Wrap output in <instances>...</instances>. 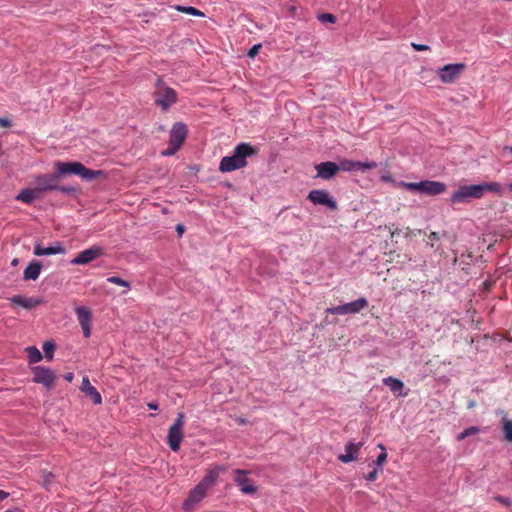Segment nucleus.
<instances>
[{"label":"nucleus","mask_w":512,"mask_h":512,"mask_svg":"<svg viewBox=\"0 0 512 512\" xmlns=\"http://www.w3.org/2000/svg\"><path fill=\"white\" fill-rule=\"evenodd\" d=\"M64 379L68 382H72L74 379V374L72 372H68L64 375Z\"/></svg>","instance_id":"46"},{"label":"nucleus","mask_w":512,"mask_h":512,"mask_svg":"<svg viewBox=\"0 0 512 512\" xmlns=\"http://www.w3.org/2000/svg\"><path fill=\"white\" fill-rule=\"evenodd\" d=\"M483 197V188L480 184L462 185L451 195L452 203H464L471 199H480Z\"/></svg>","instance_id":"5"},{"label":"nucleus","mask_w":512,"mask_h":512,"mask_svg":"<svg viewBox=\"0 0 512 512\" xmlns=\"http://www.w3.org/2000/svg\"><path fill=\"white\" fill-rule=\"evenodd\" d=\"M226 471V466L212 465L207 469L206 475L200 481V483L206 488L211 489L216 484L219 475L225 473Z\"/></svg>","instance_id":"16"},{"label":"nucleus","mask_w":512,"mask_h":512,"mask_svg":"<svg viewBox=\"0 0 512 512\" xmlns=\"http://www.w3.org/2000/svg\"><path fill=\"white\" fill-rule=\"evenodd\" d=\"M184 419H185L184 413H182V412L178 413L177 418L175 419V422L171 426L183 429L184 428Z\"/></svg>","instance_id":"34"},{"label":"nucleus","mask_w":512,"mask_h":512,"mask_svg":"<svg viewBox=\"0 0 512 512\" xmlns=\"http://www.w3.org/2000/svg\"><path fill=\"white\" fill-rule=\"evenodd\" d=\"M494 499L497 502L503 504L504 506H506L508 508H512V501L509 498L498 495V496H495Z\"/></svg>","instance_id":"35"},{"label":"nucleus","mask_w":512,"mask_h":512,"mask_svg":"<svg viewBox=\"0 0 512 512\" xmlns=\"http://www.w3.org/2000/svg\"><path fill=\"white\" fill-rule=\"evenodd\" d=\"M208 488L202 485L200 482L189 492L188 497L183 503L185 510L193 509L199 502H201L207 495Z\"/></svg>","instance_id":"13"},{"label":"nucleus","mask_w":512,"mask_h":512,"mask_svg":"<svg viewBox=\"0 0 512 512\" xmlns=\"http://www.w3.org/2000/svg\"><path fill=\"white\" fill-rule=\"evenodd\" d=\"M53 477V475L51 473H46L45 476H44V486L45 487H48V485L50 484L51 482V478Z\"/></svg>","instance_id":"45"},{"label":"nucleus","mask_w":512,"mask_h":512,"mask_svg":"<svg viewBox=\"0 0 512 512\" xmlns=\"http://www.w3.org/2000/svg\"><path fill=\"white\" fill-rule=\"evenodd\" d=\"M307 198L313 204L325 206L332 211H334L338 208L337 202L333 199V197L326 190H322V189L311 190L309 192Z\"/></svg>","instance_id":"9"},{"label":"nucleus","mask_w":512,"mask_h":512,"mask_svg":"<svg viewBox=\"0 0 512 512\" xmlns=\"http://www.w3.org/2000/svg\"><path fill=\"white\" fill-rule=\"evenodd\" d=\"M338 166L340 170L343 171H358V170H366V169H374L377 167V163L374 161L371 162H361V161H353V160H342L339 162Z\"/></svg>","instance_id":"17"},{"label":"nucleus","mask_w":512,"mask_h":512,"mask_svg":"<svg viewBox=\"0 0 512 512\" xmlns=\"http://www.w3.org/2000/svg\"><path fill=\"white\" fill-rule=\"evenodd\" d=\"M464 431L467 433V436L469 437L478 434L480 429L477 426H470L464 429Z\"/></svg>","instance_id":"40"},{"label":"nucleus","mask_w":512,"mask_h":512,"mask_svg":"<svg viewBox=\"0 0 512 512\" xmlns=\"http://www.w3.org/2000/svg\"><path fill=\"white\" fill-rule=\"evenodd\" d=\"M475 405H476V402L475 401H471L468 404V408H473V407H475Z\"/></svg>","instance_id":"53"},{"label":"nucleus","mask_w":512,"mask_h":512,"mask_svg":"<svg viewBox=\"0 0 512 512\" xmlns=\"http://www.w3.org/2000/svg\"><path fill=\"white\" fill-rule=\"evenodd\" d=\"M80 390L89 397L92 402L96 405H100L102 403V397L100 393L97 391V389L91 385L89 378L87 376H84L82 379V383L80 386Z\"/></svg>","instance_id":"20"},{"label":"nucleus","mask_w":512,"mask_h":512,"mask_svg":"<svg viewBox=\"0 0 512 512\" xmlns=\"http://www.w3.org/2000/svg\"><path fill=\"white\" fill-rule=\"evenodd\" d=\"M439 241V234L437 232H431L429 235H428V244L430 245V247L434 248L435 247V243Z\"/></svg>","instance_id":"36"},{"label":"nucleus","mask_w":512,"mask_h":512,"mask_svg":"<svg viewBox=\"0 0 512 512\" xmlns=\"http://www.w3.org/2000/svg\"><path fill=\"white\" fill-rule=\"evenodd\" d=\"M258 153V149L249 143L238 144L231 156H225L221 159L219 170L221 172H232L247 165V158Z\"/></svg>","instance_id":"1"},{"label":"nucleus","mask_w":512,"mask_h":512,"mask_svg":"<svg viewBox=\"0 0 512 512\" xmlns=\"http://www.w3.org/2000/svg\"><path fill=\"white\" fill-rule=\"evenodd\" d=\"M380 179H381V181H383V182H391V183H393L396 187H399V186L397 185V183H398V182H396V181L394 180L393 176H392L389 172H387V173L383 174V175L380 177Z\"/></svg>","instance_id":"39"},{"label":"nucleus","mask_w":512,"mask_h":512,"mask_svg":"<svg viewBox=\"0 0 512 512\" xmlns=\"http://www.w3.org/2000/svg\"><path fill=\"white\" fill-rule=\"evenodd\" d=\"M59 174H42L35 178V188L42 194L47 191H55L58 188Z\"/></svg>","instance_id":"10"},{"label":"nucleus","mask_w":512,"mask_h":512,"mask_svg":"<svg viewBox=\"0 0 512 512\" xmlns=\"http://www.w3.org/2000/svg\"><path fill=\"white\" fill-rule=\"evenodd\" d=\"M248 473L249 471L247 470L236 469L234 471V482L243 494H254L257 492L258 488L255 482L248 478Z\"/></svg>","instance_id":"11"},{"label":"nucleus","mask_w":512,"mask_h":512,"mask_svg":"<svg viewBox=\"0 0 512 512\" xmlns=\"http://www.w3.org/2000/svg\"><path fill=\"white\" fill-rule=\"evenodd\" d=\"M107 281L109 283H112V284H116V285H119V286H123V287H126V288H130V284L128 281L118 277V276H110L107 278Z\"/></svg>","instance_id":"33"},{"label":"nucleus","mask_w":512,"mask_h":512,"mask_svg":"<svg viewBox=\"0 0 512 512\" xmlns=\"http://www.w3.org/2000/svg\"><path fill=\"white\" fill-rule=\"evenodd\" d=\"M380 469L379 468H375L373 471L369 472L366 476H365V479L368 480V481H375L377 478H378V474H379Z\"/></svg>","instance_id":"38"},{"label":"nucleus","mask_w":512,"mask_h":512,"mask_svg":"<svg viewBox=\"0 0 512 512\" xmlns=\"http://www.w3.org/2000/svg\"><path fill=\"white\" fill-rule=\"evenodd\" d=\"M508 188L512 191V183L509 184Z\"/></svg>","instance_id":"54"},{"label":"nucleus","mask_w":512,"mask_h":512,"mask_svg":"<svg viewBox=\"0 0 512 512\" xmlns=\"http://www.w3.org/2000/svg\"><path fill=\"white\" fill-rule=\"evenodd\" d=\"M367 306H368L367 299L364 297H361L353 302L339 305L336 307L328 308L326 310V313L332 314V315L356 314V313H359L362 309L366 308Z\"/></svg>","instance_id":"8"},{"label":"nucleus","mask_w":512,"mask_h":512,"mask_svg":"<svg viewBox=\"0 0 512 512\" xmlns=\"http://www.w3.org/2000/svg\"><path fill=\"white\" fill-rule=\"evenodd\" d=\"M5 512H13V511H11V510H7V511H5Z\"/></svg>","instance_id":"55"},{"label":"nucleus","mask_w":512,"mask_h":512,"mask_svg":"<svg viewBox=\"0 0 512 512\" xmlns=\"http://www.w3.org/2000/svg\"><path fill=\"white\" fill-rule=\"evenodd\" d=\"M502 432L504 434V439L507 442L512 443V420L507 418L502 419Z\"/></svg>","instance_id":"27"},{"label":"nucleus","mask_w":512,"mask_h":512,"mask_svg":"<svg viewBox=\"0 0 512 512\" xmlns=\"http://www.w3.org/2000/svg\"><path fill=\"white\" fill-rule=\"evenodd\" d=\"M55 191H60L62 193H72L75 191V189L73 187H70V186H61L58 184V188L55 190Z\"/></svg>","instance_id":"41"},{"label":"nucleus","mask_w":512,"mask_h":512,"mask_svg":"<svg viewBox=\"0 0 512 512\" xmlns=\"http://www.w3.org/2000/svg\"><path fill=\"white\" fill-rule=\"evenodd\" d=\"M54 166L56 173L59 174V178L63 175L74 174L80 176L84 180L91 181L103 174L102 171L89 169L80 162L57 161Z\"/></svg>","instance_id":"2"},{"label":"nucleus","mask_w":512,"mask_h":512,"mask_svg":"<svg viewBox=\"0 0 512 512\" xmlns=\"http://www.w3.org/2000/svg\"><path fill=\"white\" fill-rule=\"evenodd\" d=\"M378 447L382 450V452L377 456L375 464H376L377 468H379L380 471H382V466L384 465V463L387 460V452H386V448L383 444H379Z\"/></svg>","instance_id":"31"},{"label":"nucleus","mask_w":512,"mask_h":512,"mask_svg":"<svg viewBox=\"0 0 512 512\" xmlns=\"http://www.w3.org/2000/svg\"><path fill=\"white\" fill-rule=\"evenodd\" d=\"M10 302L14 305L21 306L25 309H32L43 303L42 299L35 297H23L21 295H15L11 297Z\"/></svg>","instance_id":"22"},{"label":"nucleus","mask_w":512,"mask_h":512,"mask_svg":"<svg viewBox=\"0 0 512 512\" xmlns=\"http://www.w3.org/2000/svg\"><path fill=\"white\" fill-rule=\"evenodd\" d=\"M147 406L149 407V409H152V410H157L158 409V404L155 403V402H150L147 404Z\"/></svg>","instance_id":"49"},{"label":"nucleus","mask_w":512,"mask_h":512,"mask_svg":"<svg viewBox=\"0 0 512 512\" xmlns=\"http://www.w3.org/2000/svg\"><path fill=\"white\" fill-rule=\"evenodd\" d=\"M18 263H19V259H18V258H15V259H13V260H12L11 265H12V266H17V265H18Z\"/></svg>","instance_id":"52"},{"label":"nucleus","mask_w":512,"mask_h":512,"mask_svg":"<svg viewBox=\"0 0 512 512\" xmlns=\"http://www.w3.org/2000/svg\"><path fill=\"white\" fill-rule=\"evenodd\" d=\"M78 322L82 328L83 335L85 338H89L91 335V320L92 313L87 307L80 306L75 309Z\"/></svg>","instance_id":"15"},{"label":"nucleus","mask_w":512,"mask_h":512,"mask_svg":"<svg viewBox=\"0 0 512 512\" xmlns=\"http://www.w3.org/2000/svg\"><path fill=\"white\" fill-rule=\"evenodd\" d=\"M33 253L36 256L55 255L64 253V248L60 243L48 248H44L40 244H36Z\"/></svg>","instance_id":"23"},{"label":"nucleus","mask_w":512,"mask_h":512,"mask_svg":"<svg viewBox=\"0 0 512 512\" xmlns=\"http://www.w3.org/2000/svg\"><path fill=\"white\" fill-rule=\"evenodd\" d=\"M464 63L447 64L438 69L439 80L444 84L456 82L465 71Z\"/></svg>","instance_id":"7"},{"label":"nucleus","mask_w":512,"mask_h":512,"mask_svg":"<svg viewBox=\"0 0 512 512\" xmlns=\"http://www.w3.org/2000/svg\"><path fill=\"white\" fill-rule=\"evenodd\" d=\"M103 254V251L98 246H92L86 250L81 251L76 257L71 260L73 265H86Z\"/></svg>","instance_id":"14"},{"label":"nucleus","mask_w":512,"mask_h":512,"mask_svg":"<svg viewBox=\"0 0 512 512\" xmlns=\"http://www.w3.org/2000/svg\"><path fill=\"white\" fill-rule=\"evenodd\" d=\"M40 196L39 192L37 191V189L35 188V186L33 188H27V189H23L19 195L16 197L17 200H20L24 203H32L36 198H38Z\"/></svg>","instance_id":"25"},{"label":"nucleus","mask_w":512,"mask_h":512,"mask_svg":"<svg viewBox=\"0 0 512 512\" xmlns=\"http://www.w3.org/2000/svg\"><path fill=\"white\" fill-rule=\"evenodd\" d=\"M34 374L33 381L44 385L47 389H52L57 378L56 374L49 368L35 366L32 368Z\"/></svg>","instance_id":"12"},{"label":"nucleus","mask_w":512,"mask_h":512,"mask_svg":"<svg viewBox=\"0 0 512 512\" xmlns=\"http://www.w3.org/2000/svg\"><path fill=\"white\" fill-rule=\"evenodd\" d=\"M154 102L161 107L163 111L168 110L177 101V93L174 89L159 84L154 93Z\"/></svg>","instance_id":"6"},{"label":"nucleus","mask_w":512,"mask_h":512,"mask_svg":"<svg viewBox=\"0 0 512 512\" xmlns=\"http://www.w3.org/2000/svg\"><path fill=\"white\" fill-rule=\"evenodd\" d=\"M383 384L386 385L393 393H401L404 388V383L394 377L384 378Z\"/></svg>","instance_id":"26"},{"label":"nucleus","mask_w":512,"mask_h":512,"mask_svg":"<svg viewBox=\"0 0 512 512\" xmlns=\"http://www.w3.org/2000/svg\"><path fill=\"white\" fill-rule=\"evenodd\" d=\"M8 496H9V493H7L3 490H0V501L6 499Z\"/></svg>","instance_id":"50"},{"label":"nucleus","mask_w":512,"mask_h":512,"mask_svg":"<svg viewBox=\"0 0 512 512\" xmlns=\"http://www.w3.org/2000/svg\"><path fill=\"white\" fill-rule=\"evenodd\" d=\"M481 188H483V194L485 192H494L497 194L502 193V186L498 182H491V183H483L480 184Z\"/></svg>","instance_id":"29"},{"label":"nucleus","mask_w":512,"mask_h":512,"mask_svg":"<svg viewBox=\"0 0 512 512\" xmlns=\"http://www.w3.org/2000/svg\"><path fill=\"white\" fill-rule=\"evenodd\" d=\"M315 169L317 171V177L329 180L338 173L340 167L335 162L326 161L316 165Z\"/></svg>","instance_id":"18"},{"label":"nucleus","mask_w":512,"mask_h":512,"mask_svg":"<svg viewBox=\"0 0 512 512\" xmlns=\"http://www.w3.org/2000/svg\"><path fill=\"white\" fill-rule=\"evenodd\" d=\"M26 352L30 363H37L42 360V354L36 347H27Z\"/></svg>","instance_id":"28"},{"label":"nucleus","mask_w":512,"mask_h":512,"mask_svg":"<svg viewBox=\"0 0 512 512\" xmlns=\"http://www.w3.org/2000/svg\"><path fill=\"white\" fill-rule=\"evenodd\" d=\"M42 269V264L39 261H32L25 268L23 278L25 280H36L38 279Z\"/></svg>","instance_id":"24"},{"label":"nucleus","mask_w":512,"mask_h":512,"mask_svg":"<svg viewBox=\"0 0 512 512\" xmlns=\"http://www.w3.org/2000/svg\"><path fill=\"white\" fill-rule=\"evenodd\" d=\"M176 230H177L179 236H181L183 234V232H184V226L181 225V224H178L177 227H176Z\"/></svg>","instance_id":"48"},{"label":"nucleus","mask_w":512,"mask_h":512,"mask_svg":"<svg viewBox=\"0 0 512 512\" xmlns=\"http://www.w3.org/2000/svg\"><path fill=\"white\" fill-rule=\"evenodd\" d=\"M183 429L170 426L167 436V443L170 449L177 452L180 449V444L183 440Z\"/></svg>","instance_id":"21"},{"label":"nucleus","mask_w":512,"mask_h":512,"mask_svg":"<svg viewBox=\"0 0 512 512\" xmlns=\"http://www.w3.org/2000/svg\"><path fill=\"white\" fill-rule=\"evenodd\" d=\"M411 45H412L413 49L416 51H427L430 49L429 46L424 45V44L412 43Z\"/></svg>","instance_id":"43"},{"label":"nucleus","mask_w":512,"mask_h":512,"mask_svg":"<svg viewBox=\"0 0 512 512\" xmlns=\"http://www.w3.org/2000/svg\"><path fill=\"white\" fill-rule=\"evenodd\" d=\"M176 10L192 16L204 17V13L191 6H176Z\"/></svg>","instance_id":"30"},{"label":"nucleus","mask_w":512,"mask_h":512,"mask_svg":"<svg viewBox=\"0 0 512 512\" xmlns=\"http://www.w3.org/2000/svg\"><path fill=\"white\" fill-rule=\"evenodd\" d=\"M466 437H468V436H467V433L463 430L460 434H458V436H457V440H458V441H462V440H464Z\"/></svg>","instance_id":"47"},{"label":"nucleus","mask_w":512,"mask_h":512,"mask_svg":"<svg viewBox=\"0 0 512 512\" xmlns=\"http://www.w3.org/2000/svg\"><path fill=\"white\" fill-rule=\"evenodd\" d=\"M43 351H44V354H45V357L48 359V360H52L53 358V353H54V350H55V345L52 343V342H45L43 344Z\"/></svg>","instance_id":"32"},{"label":"nucleus","mask_w":512,"mask_h":512,"mask_svg":"<svg viewBox=\"0 0 512 512\" xmlns=\"http://www.w3.org/2000/svg\"><path fill=\"white\" fill-rule=\"evenodd\" d=\"M187 132V127L185 124L181 122L175 123L170 131L168 147L162 151V155H174L185 141Z\"/></svg>","instance_id":"4"},{"label":"nucleus","mask_w":512,"mask_h":512,"mask_svg":"<svg viewBox=\"0 0 512 512\" xmlns=\"http://www.w3.org/2000/svg\"><path fill=\"white\" fill-rule=\"evenodd\" d=\"M319 19L322 21V22H330V23H334L336 21V18L333 14H330V13H324V14H321L319 16Z\"/></svg>","instance_id":"37"},{"label":"nucleus","mask_w":512,"mask_h":512,"mask_svg":"<svg viewBox=\"0 0 512 512\" xmlns=\"http://www.w3.org/2000/svg\"><path fill=\"white\" fill-rule=\"evenodd\" d=\"M399 188H404L409 191L418 192L430 196L442 194L446 190V185L439 181L425 180L421 182H405L399 181L397 183Z\"/></svg>","instance_id":"3"},{"label":"nucleus","mask_w":512,"mask_h":512,"mask_svg":"<svg viewBox=\"0 0 512 512\" xmlns=\"http://www.w3.org/2000/svg\"><path fill=\"white\" fill-rule=\"evenodd\" d=\"M260 48H261V45H260V44H258V45H254V46H253V47L248 51V54H247V55H248L249 57H251V58L255 57V56L258 54V52H259V49H260Z\"/></svg>","instance_id":"42"},{"label":"nucleus","mask_w":512,"mask_h":512,"mask_svg":"<svg viewBox=\"0 0 512 512\" xmlns=\"http://www.w3.org/2000/svg\"><path fill=\"white\" fill-rule=\"evenodd\" d=\"M506 151H509L510 153H512V146H505L503 148V152H506Z\"/></svg>","instance_id":"51"},{"label":"nucleus","mask_w":512,"mask_h":512,"mask_svg":"<svg viewBox=\"0 0 512 512\" xmlns=\"http://www.w3.org/2000/svg\"><path fill=\"white\" fill-rule=\"evenodd\" d=\"M11 121L7 118H0V127H10Z\"/></svg>","instance_id":"44"},{"label":"nucleus","mask_w":512,"mask_h":512,"mask_svg":"<svg viewBox=\"0 0 512 512\" xmlns=\"http://www.w3.org/2000/svg\"><path fill=\"white\" fill-rule=\"evenodd\" d=\"M363 445V442L354 443L349 442L345 446V454H341L338 456V459L343 463H350L352 461L357 460L359 451Z\"/></svg>","instance_id":"19"}]
</instances>
